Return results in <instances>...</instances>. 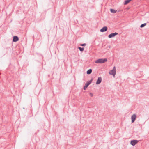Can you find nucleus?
<instances>
[{
    "label": "nucleus",
    "instance_id": "39448f33",
    "mask_svg": "<svg viewBox=\"0 0 149 149\" xmlns=\"http://www.w3.org/2000/svg\"><path fill=\"white\" fill-rule=\"evenodd\" d=\"M118 33L116 32L111 33L108 36V37L109 38H111L114 37L115 36L117 35Z\"/></svg>",
    "mask_w": 149,
    "mask_h": 149
},
{
    "label": "nucleus",
    "instance_id": "423d86ee",
    "mask_svg": "<svg viewBox=\"0 0 149 149\" xmlns=\"http://www.w3.org/2000/svg\"><path fill=\"white\" fill-rule=\"evenodd\" d=\"M136 116L135 114H133L131 116L132 122L133 123L136 118Z\"/></svg>",
    "mask_w": 149,
    "mask_h": 149
},
{
    "label": "nucleus",
    "instance_id": "4468645a",
    "mask_svg": "<svg viewBox=\"0 0 149 149\" xmlns=\"http://www.w3.org/2000/svg\"><path fill=\"white\" fill-rule=\"evenodd\" d=\"M146 23H144V24H143L140 26V27L141 28L145 26L146 25Z\"/></svg>",
    "mask_w": 149,
    "mask_h": 149
},
{
    "label": "nucleus",
    "instance_id": "f8f14e48",
    "mask_svg": "<svg viewBox=\"0 0 149 149\" xmlns=\"http://www.w3.org/2000/svg\"><path fill=\"white\" fill-rule=\"evenodd\" d=\"M110 10L111 12L113 13H115L117 11L116 10H114V9H111Z\"/></svg>",
    "mask_w": 149,
    "mask_h": 149
},
{
    "label": "nucleus",
    "instance_id": "0eeeda50",
    "mask_svg": "<svg viewBox=\"0 0 149 149\" xmlns=\"http://www.w3.org/2000/svg\"><path fill=\"white\" fill-rule=\"evenodd\" d=\"M19 40V38L17 36H14L13 37V41L16 42Z\"/></svg>",
    "mask_w": 149,
    "mask_h": 149
},
{
    "label": "nucleus",
    "instance_id": "7ed1b4c3",
    "mask_svg": "<svg viewBox=\"0 0 149 149\" xmlns=\"http://www.w3.org/2000/svg\"><path fill=\"white\" fill-rule=\"evenodd\" d=\"M93 80V79H92L90 81H88L85 84V86L84 87V90H86L88 86L91 83Z\"/></svg>",
    "mask_w": 149,
    "mask_h": 149
},
{
    "label": "nucleus",
    "instance_id": "ddd939ff",
    "mask_svg": "<svg viewBox=\"0 0 149 149\" xmlns=\"http://www.w3.org/2000/svg\"><path fill=\"white\" fill-rule=\"evenodd\" d=\"M78 49H79V50L81 51H84V47L81 48L80 47H79Z\"/></svg>",
    "mask_w": 149,
    "mask_h": 149
},
{
    "label": "nucleus",
    "instance_id": "6e6552de",
    "mask_svg": "<svg viewBox=\"0 0 149 149\" xmlns=\"http://www.w3.org/2000/svg\"><path fill=\"white\" fill-rule=\"evenodd\" d=\"M107 27L106 26H104L100 29V31L101 32H104L107 31Z\"/></svg>",
    "mask_w": 149,
    "mask_h": 149
},
{
    "label": "nucleus",
    "instance_id": "f257e3e1",
    "mask_svg": "<svg viewBox=\"0 0 149 149\" xmlns=\"http://www.w3.org/2000/svg\"><path fill=\"white\" fill-rule=\"evenodd\" d=\"M107 61V59L106 58L104 59H99L95 61V62L96 63H104Z\"/></svg>",
    "mask_w": 149,
    "mask_h": 149
},
{
    "label": "nucleus",
    "instance_id": "2eb2a0df",
    "mask_svg": "<svg viewBox=\"0 0 149 149\" xmlns=\"http://www.w3.org/2000/svg\"><path fill=\"white\" fill-rule=\"evenodd\" d=\"M86 45V44H85V43H84V44H81V46H85Z\"/></svg>",
    "mask_w": 149,
    "mask_h": 149
},
{
    "label": "nucleus",
    "instance_id": "20e7f679",
    "mask_svg": "<svg viewBox=\"0 0 149 149\" xmlns=\"http://www.w3.org/2000/svg\"><path fill=\"white\" fill-rule=\"evenodd\" d=\"M139 141L137 140H133L131 141L130 144L134 146L136 144H137Z\"/></svg>",
    "mask_w": 149,
    "mask_h": 149
},
{
    "label": "nucleus",
    "instance_id": "9d476101",
    "mask_svg": "<svg viewBox=\"0 0 149 149\" xmlns=\"http://www.w3.org/2000/svg\"><path fill=\"white\" fill-rule=\"evenodd\" d=\"M131 1V0H126L125 1L124 4L126 5L129 3Z\"/></svg>",
    "mask_w": 149,
    "mask_h": 149
},
{
    "label": "nucleus",
    "instance_id": "1a4fd4ad",
    "mask_svg": "<svg viewBox=\"0 0 149 149\" xmlns=\"http://www.w3.org/2000/svg\"><path fill=\"white\" fill-rule=\"evenodd\" d=\"M102 78L101 77H99L98 78L96 82V84H99L101 82Z\"/></svg>",
    "mask_w": 149,
    "mask_h": 149
},
{
    "label": "nucleus",
    "instance_id": "dca6fc26",
    "mask_svg": "<svg viewBox=\"0 0 149 149\" xmlns=\"http://www.w3.org/2000/svg\"><path fill=\"white\" fill-rule=\"evenodd\" d=\"M90 95L91 97H92L93 96V94L92 93H90Z\"/></svg>",
    "mask_w": 149,
    "mask_h": 149
},
{
    "label": "nucleus",
    "instance_id": "9b49d317",
    "mask_svg": "<svg viewBox=\"0 0 149 149\" xmlns=\"http://www.w3.org/2000/svg\"><path fill=\"white\" fill-rule=\"evenodd\" d=\"M92 70L91 69H90L87 70L86 73L87 74H90L92 73Z\"/></svg>",
    "mask_w": 149,
    "mask_h": 149
},
{
    "label": "nucleus",
    "instance_id": "f03ea898",
    "mask_svg": "<svg viewBox=\"0 0 149 149\" xmlns=\"http://www.w3.org/2000/svg\"><path fill=\"white\" fill-rule=\"evenodd\" d=\"M109 73V74H110L112 75L114 77L116 74L115 66L114 67L113 70H110Z\"/></svg>",
    "mask_w": 149,
    "mask_h": 149
}]
</instances>
